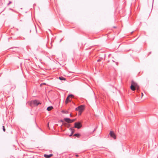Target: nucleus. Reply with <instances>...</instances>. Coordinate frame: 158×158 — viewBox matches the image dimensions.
Wrapping results in <instances>:
<instances>
[{"instance_id":"obj_1","label":"nucleus","mask_w":158,"mask_h":158,"mask_svg":"<svg viewBox=\"0 0 158 158\" xmlns=\"http://www.w3.org/2000/svg\"><path fill=\"white\" fill-rule=\"evenodd\" d=\"M84 109V106L83 105H81L76 108L75 110L78 111V114L80 115Z\"/></svg>"},{"instance_id":"obj_2","label":"nucleus","mask_w":158,"mask_h":158,"mask_svg":"<svg viewBox=\"0 0 158 158\" xmlns=\"http://www.w3.org/2000/svg\"><path fill=\"white\" fill-rule=\"evenodd\" d=\"M41 103L39 101L37 100H35L33 101H31L30 102V104L31 106L32 105V104H33L34 106H37L39 104H40Z\"/></svg>"},{"instance_id":"obj_3","label":"nucleus","mask_w":158,"mask_h":158,"mask_svg":"<svg viewBox=\"0 0 158 158\" xmlns=\"http://www.w3.org/2000/svg\"><path fill=\"white\" fill-rule=\"evenodd\" d=\"M82 125L81 123L79 122L77 123H75L74 124V127L75 128L79 129L81 127Z\"/></svg>"},{"instance_id":"obj_4","label":"nucleus","mask_w":158,"mask_h":158,"mask_svg":"<svg viewBox=\"0 0 158 158\" xmlns=\"http://www.w3.org/2000/svg\"><path fill=\"white\" fill-rule=\"evenodd\" d=\"M109 135L110 136L113 138L114 139H116V136L115 134L114 133L113 131H110Z\"/></svg>"},{"instance_id":"obj_5","label":"nucleus","mask_w":158,"mask_h":158,"mask_svg":"<svg viewBox=\"0 0 158 158\" xmlns=\"http://www.w3.org/2000/svg\"><path fill=\"white\" fill-rule=\"evenodd\" d=\"M10 89H14L15 88V85L13 84H11L10 85Z\"/></svg>"},{"instance_id":"obj_6","label":"nucleus","mask_w":158,"mask_h":158,"mask_svg":"<svg viewBox=\"0 0 158 158\" xmlns=\"http://www.w3.org/2000/svg\"><path fill=\"white\" fill-rule=\"evenodd\" d=\"M53 156V155L52 154H51L49 155L45 154L44 155V156L46 158H50L52 156Z\"/></svg>"},{"instance_id":"obj_7","label":"nucleus","mask_w":158,"mask_h":158,"mask_svg":"<svg viewBox=\"0 0 158 158\" xmlns=\"http://www.w3.org/2000/svg\"><path fill=\"white\" fill-rule=\"evenodd\" d=\"M131 85L136 87L138 85L135 81H132L131 82Z\"/></svg>"},{"instance_id":"obj_8","label":"nucleus","mask_w":158,"mask_h":158,"mask_svg":"<svg viewBox=\"0 0 158 158\" xmlns=\"http://www.w3.org/2000/svg\"><path fill=\"white\" fill-rule=\"evenodd\" d=\"M64 120L68 123H71V119L69 118H65Z\"/></svg>"},{"instance_id":"obj_9","label":"nucleus","mask_w":158,"mask_h":158,"mask_svg":"<svg viewBox=\"0 0 158 158\" xmlns=\"http://www.w3.org/2000/svg\"><path fill=\"white\" fill-rule=\"evenodd\" d=\"M135 88H136V87H135V86H134L133 85H131L130 88H131V89L132 90L134 91L135 90Z\"/></svg>"},{"instance_id":"obj_10","label":"nucleus","mask_w":158,"mask_h":158,"mask_svg":"<svg viewBox=\"0 0 158 158\" xmlns=\"http://www.w3.org/2000/svg\"><path fill=\"white\" fill-rule=\"evenodd\" d=\"M53 107L52 106H48L47 108L48 111H50L53 109Z\"/></svg>"},{"instance_id":"obj_11","label":"nucleus","mask_w":158,"mask_h":158,"mask_svg":"<svg viewBox=\"0 0 158 158\" xmlns=\"http://www.w3.org/2000/svg\"><path fill=\"white\" fill-rule=\"evenodd\" d=\"M69 98L68 97L66 99L65 102L66 103H68L70 101V100L69 99Z\"/></svg>"},{"instance_id":"obj_12","label":"nucleus","mask_w":158,"mask_h":158,"mask_svg":"<svg viewBox=\"0 0 158 158\" xmlns=\"http://www.w3.org/2000/svg\"><path fill=\"white\" fill-rule=\"evenodd\" d=\"M80 136V135L79 134H75L73 135V136H77L78 137H79Z\"/></svg>"},{"instance_id":"obj_13","label":"nucleus","mask_w":158,"mask_h":158,"mask_svg":"<svg viewBox=\"0 0 158 158\" xmlns=\"http://www.w3.org/2000/svg\"><path fill=\"white\" fill-rule=\"evenodd\" d=\"M69 129L71 131V133H72V134H73V133L74 132V129L72 128H70Z\"/></svg>"},{"instance_id":"obj_14","label":"nucleus","mask_w":158,"mask_h":158,"mask_svg":"<svg viewBox=\"0 0 158 158\" xmlns=\"http://www.w3.org/2000/svg\"><path fill=\"white\" fill-rule=\"evenodd\" d=\"M59 78L61 80H65V78L63 77H59Z\"/></svg>"},{"instance_id":"obj_15","label":"nucleus","mask_w":158,"mask_h":158,"mask_svg":"<svg viewBox=\"0 0 158 158\" xmlns=\"http://www.w3.org/2000/svg\"><path fill=\"white\" fill-rule=\"evenodd\" d=\"M69 98H72L73 97V96L72 94H70L69 95V96H68Z\"/></svg>"},{"instance_id":"obj_16","label":"nucleus","mask_w":158,"mask_h":158,"mask_svg":"<svg viewBox=\"0 0 158 158\" xmlns=\"http://www.w3.org/2000/svg\"><path fill=\"white\" fill-rule=\"evenodd\" d=\"M61 112L67 114L68 113L67 111H65L64 110H62Z\"/></svg>"},{"instance_id":"obj_17","label":"nucleus","mask_w":158,"mask_h":158,"mask_svg":"<svg viewBox=\"0 0 158 158\" xmlns=\"http://www.w3.org/2000/svg\"><path fill=\"white\" fill-rule=\"evenodd\" d=\"M136 89L137 90H138L139 89V86L138 85L136 87L135 89Z\"/></svg>"},{"instance_id":"obj_18","label":"nucleus","mask_w":158,"mask_h":158,"mask_svg":"<svg viewBox=\"0 0 158 158\" xmlns=\"http://www.w3.org/2000/svg\"><path fill=\"white\" fill-rule=\"evenodd\" d=\"M76 120L75 119H71V123L73 122Z\"/></svg>"},{"instance_id":"obj_19","label":"nucleus","mask_w":158,"mask_h":158,"mask_svg":"<svg viewBox=\"0 0 158 158\" xmlns=\"http://www.w3.org/2000/svg\"><path fill=\"white\" fill-rule=\"evenodd\" d=\"M2 128L3 131L5 132V127L4 126H2Z\"/></svg>"},{"instance_id":"obj_20","label":"nucleus","mask_w":158,"mask_h":158,"mask_svg":"<svg viewBox=\"0 0 158 158\" xmlns=\"http://www.w3.org/2000/svg\"><path fill=\"white\" fill-rule=\"evenodd\" d=\"M11 3V2L10 1L9 2V3L7 5H9Z\"/></svg>"},{"instance_id":"obj_21","label":"nucleus","mask_w":158,"mask_h":158,"mask_svg":"<svg viewBox=\"0 0 158 158\" xmlns=\"http://www.w3.org/2000/svg\"><path fill=\"white\" fill-rule=\"evenodd\" d=\"M73 134H72V133H71V134L69 135V136H71L73 135Z\"/></svg>"},{"instance_id":"obj_22","label":"nucleus","mask_w":158,"mask_h":158,"mask_svg":"<svg viewBox=\"0 0 158 158\" xmlns=\"http://www.w3.org/2000/svg\"><path fill=\"white\" fill-rule=\"evenodd\" d=\"M141 94H142V97L143 96V93H142Z\"/></svg>"},{"instance_id":"obj_23","label":"nucleus","mask_w":158,"mask_h":158,"mask_svg":"<svg viewBox=\"0 0 158 158\" xmlns=\"http://www.w3.org/2000/svg\"><path fill=\"white\" fill-rule=\"evenodd\" d=\"M69 116H70L71 117V116H72V114H70V115H69Z\"/></svg>"},{"instance_id":"obj_24","label":"nucleus","mask_w":158,"mask_h":158,"mask_svg":"<svg viewBox=\"0 0 158 158\" xmlns=\"http://www.w3.org/2000/svg\"><path fill=\"white\" fill-rule=\"evenodd\" d=\"M100 61V60H98V61Z\"/></svg>"},{"instance_id":"obj_25","label":"nucleus","mask_w":158,"mask_h":158,"mask_svg":"<svg viewBox=\"0 0 158 158\" xmlns=\"http://www.w3.org/2000/svg\"><path fill=\"white\" fill-rule=\"evenodd\" d=\"M48 127L49 126V123H48Z\"/></svg>"},{"instance_id":"obj_26","label":"nucleus","mask_w":158,"mask_h":158,"mask_svg":"<svg viewBox=\"0 0 158 158\" xmlns=\"http://www.w3.org/2000/svg\"><path fill=\"white\" fill-rule=\"evenodd\" d=\"M76 156H77L78 155H76Z\"/></svg>"}]
</instances>
